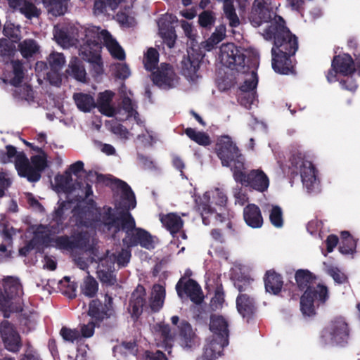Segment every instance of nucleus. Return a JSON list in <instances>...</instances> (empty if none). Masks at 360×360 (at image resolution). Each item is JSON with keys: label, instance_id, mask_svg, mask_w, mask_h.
Returning a JSON list of instances; mask_svg holds the SVG:
<instances>
[{"label": "nucleus", "instance_id": "obj_34", "mask_svg": "<svg viewBox=\"0 0 360 360\" xmlns=\"http://www.w3.org/2000/svg\"><path fill=\"white\" fill-rule=\"evenodd\" d=\"M73 99L78 109L82 112H88L96 107L94 98L88 94L75 93Z\"/></svg>", "mask_w": 360, "mask_h": 360}, {"label": "nucleus", "instance_id": "obj_36", "mask_svg": "<svg viewBox=\"0 0 360 360\" xmlns=\"http://www.w3.org/2000/svg\"><path fill=\"white\" fill-rule=\"evenodd\" d=\"M21 154H25L23 151L18 152L15 146L6 145L5 150H0V162L2 164H8L13 162L16 168L18 156Z\"/></svg>", "mask_w": 360, "mask_h": 360}, {"label": "nucleus", "instance_id": "obj_48", "mask_svg": "<svg viewBox=\"0 0 360 360\" xmlns=\"http://www.w3.org/2000/svg\"><path fill=\"white\" fill-rule=\"evenodd\" d=\"M226 36V29L224 26L218 27L206 41V47L208 51L214 48L221 42Z\"/></svg>", "mask_w": 360, "mask_h": 360}, {"label": "nucleus", "instance_id": "obj_37", "mask_svg": "<svg viewBox=\"0 0 360 360\" xmlns=\"http://www.w3.org/2000/svg\"><path fill=\"white\" fill-rule=\"evenodd\" d=\"M159 53L156 49L150 47L146 53H144L143 63L146 70L153 72L157 70L159 63Z\"/></svg>", "mask_w": 360, "mask_h": 360}, {"label": "nucleus", "instance_id": "obj_43", "mask_svg": "<svg viewBox=\"0 0 360 360\" xmlns=\"http://www.w3.org/2000/svg\"><path fill=\"white\" fill-rule=\"evenodd\" d=\"M70 202L68 201L63 200L58 202V207L54 210L52 214V221L55 223L56 227L54 225L52 226V229H60L61 230L64 229L63 226L65 217V209H67V205Z\"/></svg>", "mask_w": 360, "mask_h": 360}, {"label": "nucleus", "instance_id": "obj_11", "mask_svg": "<svg viewBox=\"0 0 360 360\" xmlns=\"http://www.w3.org/2000/svg\"><path fill=\"white\" fill-rule=\"evenodd\" d=\"M271 6V0H255L250 13L249 20L251 24L257 27L264 22L278 21L280 15L274 12Z\"/></svg>", "mask_w": 360, "mask_h": 360}, {"label": "nucleus", "instance_id": "obj_35", "mask_svg": "<svg viewBox=\"0 0 360 360\" xmlns=\"http://www.w3.org/2000/svg\"><path fill=\"white\" fill-rule=\"evenodd\" d=\"M72 178L71 172L65 170L64 174H58L55 176V183L56 188L66 193H70L74 190V186L72 184Z\"/></svg>", "mask_w": 360, "mask_h": 360}, {"label": "nucleus", "instance_id": "obj_7", "mask_svg": "<svg viewBox=\"0 0 360 360\" xmlns=\"http://www.w3.org/2000/svg\"><path fill=\"white\" fill-rule=\"evenodd\" d=\"M328 287L320 283H315L305 290L300 297V310L303 315L312 316L316 314L315 304H325L329 299Z\"/></svg>", "mask_w": 360, "mask_h": 360}, {"label": "nucleus", "instance_id": "obj_45", "mask_svg": "<svg viewBox=\"0 0 360 360\" xmlns=\"http://www.w3.org/2000/svg\"><path fill=\"white\" fill-rule=\"evenodd\" d=\"M19 50L24 58L32 57L36 53L39 47L34 39H26L19 44Z\"/></svg>", "mask_w": 360, "mask_h": 360}, {"label": "nucleus", "instance_id": "obj_23", "mask_svg": "<svg viewBox=\"0 0 360 360\" xmlns=\"http://www.w3.org/2000/svg\"><path fill=\"white\" fill-rule=\"evenodd\" d=\"M236 308L238 313L248 321L257 313V307L254 297L249 294L238 295L236 298Z\"/></svg>", "mask_w": 360, "mask_h": 360}, {"label": "nucleus", "instance_id": "obj_15", "mask_svg": "<svg viewBox=\"0 0 360 360\" xmlns=\"http://www.w3.org/2000/svg\"><path fill=\"white\" fill-rule=\"evenodd\" d=\"M151 79L155 85L165 90L174 88L178 82V77L172 65L165 63H161L160 66L152 72Z\"/></svg>", "mask_w": 360, "mask_h": 360}, {"label": "nucleus", "instance_id": "obj_62", "mask_svg": "<svg viewBox=\"0 0 360 360\" xmlns=\"http://www.w3.org/2000/svg\"><path fill=\"white\" fill-rule=\"evenodd\" d=\"M115 75L118 79H126L130 75L129 66L125 63H117L115 65Z\"/></svg>", "mask_w": 360, "mask_h": 360}, {"label": "nucleus", "instance_id": "obj_28", "mask_svg": "<svg viewBox=\"0 0 360 360\" xmlns=\"http://www.w3.org/2000/svg\"><path fill=\"white\" fill-rule=\"evenodd\" d=\"M107 262L108 261L106 259H101L96 273L102 283L111 286L116 283V278L112 270L113 264L110 262V265L105 266V263Z\"/></svg>", "mask_w": 360, "mask_h": 360}, {"label": "nucleus", "instance_id": "obj_52", "mask_svg": "<svg viewBox=\"0 0 360 360\" xmlns=\"http://www.w3.org/2000/svg\"><path fill=\"white\" fill-rule=\"evenodd\" d=\"M48 62L51 70H61L65 63V58L63 53H52L48 58Z\"/></svg>", "mask_w": 360, "mask_h": 360}, {"label": "nucleus", "instance_id": "obj_14", "mask_svg": "<svg viewBox=\"0 0 360 360\" xmlns=\"http://www.w3.org/2000/svg\"><path fill=\"white\" fill-rule=\"evenodd\" d=\"M0 335L6 350L18 353L22 347V338L16 328L7 320L0 323Z\"/></svg>", "mask_w": 360, "mask_h": 360}, {"label": "nucleus", "instance_id": "obj_59", "mask_svg": "<svg viewBox=\"0 0 360 360\" xmlns=\"http://www.w3.org/2000/svg\"><path fill=\"white\" fill-rule=\"evenodd\" d=\"M356 248V242L354 238H349V239L342 240L340 245L339 250L344 255L352 254Z\"/></svg>", "mask_w": 360, "mask_h": 360}, {"label": "nucleus", "instance_id": "obj_30", "mask_svg": "<svg viewBox=\"0 0 360 360\" xmlns=\"http://www.w3.org/2000/svg\"><path fill=\"white\" fill-rule=\"evenodd\" d=\"M166 291L165 287L160 284H155L150 298V308L153 313L158 312L163 307Z\"/></svg>", "mask_w": 360, "mask_h": 360}, {"label": "nucleus", "instance_id": "obj_50", "mask_svg": "<svg viewBox=\"0 0 360 360\" xmlns=\"http://www.w3.org/2000/svg\"><path fill=\"white\" fill-rule=\"evenodd\" d=\"M122 0H95L94 9L96 13H103L107 7L115 10Z\"/></svg>", "mask_w": 360, "mask_h": 360}, {"label": "nucleus", "instance_id": "obj_8", "mask_svg": "<svg viewBox=\"0 0 360 360\" xmlns=\"http://www.w3.org/2000/svg\"><path fill=\"white\" fill-rule=\"evenodd\" d=\"M85 37L91 43L100 41V46L103 44L108 49L112 58L123 60L125 59V53L119 43L112 38L110 33L106 30H100L98 27H89L85 30Z\"/></svg>", "mask_w": 360, "mask_h": 360}, {"label": "nucleus", "instance_id": "obj_58", "mask_svg": "<svg viewBox=\"0 0 360 360\" xmlns=\"http://www.w3.org/2000/svg\"><path fill=\"white\" fill-rule=\"evenodd\" d=\"M161 36L164 43L172 49L174 46L177 36L173 27L168 28L161 32Z\"/></svg>", "mask_w": 360, "mask_h": 360}, {"label": "nucleus", "instance_id": "obj_18", "mask_svg": "<svg viewBox=\"0 0 360 360\" xmlns=\"http://www.w3.org/2000/svg\"><path fill=\"white\" fill-rule=\"evenodd\" d=\"M184 278H181L176 285V290L179 296L185 293L195 304H199L203 300V295L200 285L193 279H188L184 282Z\"/></svg>", "mask_w": 360, "mask_h": 360}, {"label": "nucleus", "instance_id": "obj_3", "mask_svg": "<svg viewBox=\"0 0 360 360\" xmlns=\"http://www.w3.org/2000/svg\"><path fill=\"white\" fill-rule=\"evenodd\" d=\"M210 330L212 333L211 340L198 360H214L221 355L224 348L229 345V324L222 316L212 314L210 316Z\"/></svg>", "mask_w": 360, "mask_h": 360}, {"label": "nucleus", "instance_id": "obj_6", "mask_svg": "<svg viewBox=\"0 0 360 360\" xmlns=\"http://www.w3.org/2000/svg\"><path fill=\"white\" fill-rule=\"evenodd\" d=\"M351 329L342 316L333 318L322 330L321 338L325 344L345 347L350 339Z\"/></svg>", "mask_w": 360, "mask_h": 360}, {"label": "nucleus", "instance_id": "obj_64", "mask_svg": "<svg viewBox=\"0 0 360 360\" xmlns=\"http://www.w3.org/2000/svg\"><path fill=\"white\" fill-rule=\"evenodd\" d=\"M213 202L221 207L226 205L228 198L226 195L219 188H217L212 195Z\"/></svg>", "mask_w": 360, "mask_h": 360}, {"label": "nucleus", "instance_id": "obj_49", "mask_svg": "<svg viewBox=\"0 0 360 360\" xmlns=\"http://www.w3.org/2000/svg\"><path fill=\"white\" fill-rule=\"evenodd\" d=\"M18 9L30 20L33 18H37L41 14L40 10L33 3L27 0Z\"/></svg>", "mask_w": 360, "mask_h": 360}, {"label": "nucleus", "instance_id": "obj_53", "mask_svg": "<svg viewBox=\"0 0 360 360\" xmlns=\"http://www.w3.org/2000/svg\"><path fill=\"white\" fill-rule=\"evenodd\" d=\"M215 20L214 13L211 11H204L198 16V24L203 28L210 29Z\"/></svg>", "mask_w": 360, "mask_h": 360}, {"label": "nucleus", "instance_id": "obj_33", "mask_svg": "<svg viewBox=\"0 0 360 360\" xmlns=\"http://www.w3.org/2000/svg\"><path fill=\"white\" fill-rule=\"evenodd\" d=\"M160 221L172 234L179 232L184 225V221L176 213H169L163 215L161 217Z\"/></svg>", "mask_w": 360, "mask_h": 360}, {"label": "nucleus", "instance_id": "obj_13", "mask_svg": "<svg viewBox=\"0 0 360 360\" xmlns=\"http://www.w3.org/2000/svg\"><path fill=\"white\" fill-rule=\"evenodd\" d=\"M99 40L96 43H91L86 39L85 43L81 47V56L82 58L88 61L91 67V71L96 76L103 74V65L101 58V46Z\"/></svg>", "mask_w": 360, "mask_h": 360}, {"label": "nucleus", "instance_id": "obj_9", "mask_svg": "<svg viewBox=\"0 0 360 360\" xmlns=\"http://www.w3.org/2000/svg\"><path fill=\"white\" fill-rule=\"evenodd\" d=\"M290 161L292 174H300L303 184L309 191L312 190L316 181V169L312 162L306 160L304 155L300 152L293 153Z\"/></svg>", "mask_w": 360, "mask_h": 360}, {"label": "nucleus", "instance_id": "obj_51", "mask_svg": "<svg viewBox=\"0 0 360 360\" xmlns=\"http://www.w3.org/2000/svg\"><path fill=\"white\" fill-rule=\"evenodd\" d=\"M71 240L73 250H83L87 246L89 242V238L87 233L82 231L72 235Z\"/></svg>", "mask_w": 360, "mask_h": 360}, {"label": "nucleus", "instance_id": "obj_4", "mask_svg": "<svg viewBox=\"0 0 360 360\" xmlns=\"http://www.w3.org/2000/svg\"><path fill=\"white\" fill-rule=\"evenodd\" d=\"M219 58L224 66L242 74H246L251 68H255L258 61L255 58H247L245 51L233 43L221 45Z\"/></svg>", "mask_w": 360, "mask_h": 360}, {"label": "nucleus", "instance_id": "obj_41", "mask_svg": "<svg viewBox=\"0 0 360 360\" xmlns=\"http://www.w3.org/2000/svg\"><path fill=\"white\" fill-rule=\"evenodd\" d=\"M49 13L58 16L63 15L67 9L66 4L68 0H42Z\"/></svg>", "mask_w": 360, "mask_h": 360}, {"label": "nucleus", "instance_id": "obj_54", "mask_svg": "<svg viewBox=\"0 0 360 360\" xmlns=\"http://www.w3.org/2000/svg\"><path fill=\"white\" fill-rule=\"evenodd\" d=\"M252 282L253 279L250 278H243L236 281L234 286L239 291V295L249 294L253 290V287L252 285Z\"/></svg>", "mask_w": 360, "mask_h": 360}, {"label": "nucleus", "instance_id": "obj_5", "mask_svg": "<svg viewBox=\"0 0 360 360\" xmlns=\"http://www.w3.org/2000/svg\"><path fill=\"white\" fill-rule=\"evenodd\" d=\"M215 153L224 167H230L234 174L239 169H242L245 164L244 155L236 144L228 135L220 136L215 145Z\"/></svg>", "mask_w": 360, "mask_h": 360}, {"label": "nucleus", "instance_id": "obj_55", "mask_svg": "<svg viewBox=\"0 0 360 360\" xmlns=\"http://www.w3.org/2000/svg\"><path fill=\"white\" fill-rule=\"evenodd\" d=\"M60 335L64 341L72 343L80 338V333L77 329H71L66 326L61 328Z\"/></svg>", "mask_w": 360, "mask_h": 360}, {"label": "nucleus", "instance_id": "obj_27", "mask_svg": "<svg viewBox=\"0 0 360 360\" xmlns=\"http://www.w3.org/2000/svg\"><path fill=\"white\" fill-rule=\"evenodd\" d=\"M115 94L109 90H106L98 94L96 107L98 110L108 117H112L115 115V109L112 106L111 103Z\"/></svg>", "mask_w": 360, "mask_h": 360}, {"label": "nucleus", "instance_id": "obj_47", "mask_svg": "<svg viewBox=\"0 0 360 360\" xmlns=\"http://www.w3.org/2000/svg\"><path fill=\"white\" fill-rule=\"evenodd\" d=\"M269 221L276 228L280 229L283 226V213L281 207L273 205L269 211Z\"/></svg>", "mask_w": 360, "mask_h": 360}, {"label": "nucleus", "instance_id": "obj_46", "mask_svg": "<svg viewBox=\"0 0 360 360\" xmlns=\"http://www.w3.org/2000/svg\"><path fill=\"white\" fill-rule=\"evenodd\" d=\"M38 155H32L30 158V163L34 169L41 175V173L48 167L47 154L43 150L38 153Z\"/></svg>", "mask_w": 360, "mask_h": 360}, {"label": "nucleus", "instance_id": "obj_38", "mask_svg": "<svg viewBox=\"0 0 360 360\" xmlns=\"http://www.w3.org/2000/svg\"><path fill=\"white\" fill-rule=\"evenodd\" d=\"M184 133L191 140L200 146H207L211 144L210 136L204 131H196L195 129L188 127L184 130Z\"/></svg>", "mask_w": 360, "mask_h": 360}, {"label": "nucleus", "instance_id": "obj_20", "mask_svg": "<svg viewBox=\"0 0 360 360\" xmlns=\"http://www.w3.org/2000/svg\"><path fill=\"white\" fill-rule=\"evenodd\" d=\"M11 64L13 77L11 79L10 83L11 85L15 87L19 86L18 89L15 90L13 94L15 96H17V95L19 94L20 98L27 100V97L30 96V95L32 93V90L29 86L24 87L20 86L24 78L23 65L20 60H12Z\"/></svg>", "mask_w": 360, "mask_h": 360}, {"label": "nucleus", "instance_id": "obj_24", "mask_svg": "<svg viewBox=\"0 0 360 360\" xmlns=\"http://www.w3.org/2000/svg\"><path fill=\"white\" fill-rule=\"evenodd\" d=\"M332 67L344 76L352 75L356 70L354 60L349 53L336 55L332 60Z\"/></svg>", "mask_w": 360, "mask_h": 360}, {"label": "nucleus", "instance_id": "obj_2", "mask_svg": "<svg viewBox=\"0 0 360 360\" xmlns=\"http://www.w3.org/2000/svg\"><path fill=\"white\" fill-rule=\"evenodd\" d=\"M266 39H274L271 49L272 68L279 74L288 75L294 70L291 59L298 49L297 37L285 26L282 17L271 22L264 31Z\"/></svg>", "mask_w": 360, "mask_h": 360}, {"label": "nucleus", "instance_id": "obj_17", "mask_svg": "<svg viewBox=\"0 0 360 360\" xmlns=\"http://www.w3.org/2000/svg\"><path fill=\"white\" fill-rule=\"evenodd\" d=\"M202 56L194 51L192 52L188 51L186 56H184L181 61V73L188 79L195 81L199 77L198 74L200 63L202 60Z\"/></svg>", "mask_w": 360, "mask_h": 360}, {"label": "nucleus", "instance_id": "obj_19", "mask_svg": "<svg viewBox=\"0 0 360 360\" xmlns=\"http://www.w3.org/2000/svg\"><path fill=\"white\" fill-rule=\"evenodd\" d=\"M21 290L20 285L17 283H6L3 289H0V311L4 312L5 317H8L13 300L20 296Z\"/></svg>", "mask_w": 360, "mask_h": 360}, {"label": "nucleus", "instance_id": "obj_12", "mask_svg": "<svg viewBox=\"0 0 360 360\" xmlns=\"http://www.w3.org/2000/svg\"><path fill=\"white\" fill-rule=\"evenodd\" d=\"M114 312L113 298L108 293L104 295L103 301L96 298L91 300L89 304L88 315L97 324L110 318Z\"/></svg>", "mask_w": 360, "mask_h": 360}, {"label": "nucleus", "instance_id": "obj_10", "mask_svg": "<svg viewBox=\"0 0 360 360\" xmlns=\"http://www.w3.org/2000/svg\"><path fill=\"white\" fill-rule=\"evenodd\" d=\"M233 179L238 184L245 187H250L259 192L266 191L269 186L267 175L259 169H251L246 172L245 164L233 175Z\"/></svg>", "mask_w": 360, "mask_h": 360}, {"label": "nucleus", "instance_id": "obj_61", "mask_svg": "<svg viewBox=\"0 0 360 360\" xmlns=\"http://www.w3.org/2000/svg\"><path fill=\"white\" fill-rule=\"evenodd\" d=\"M123 110L127 113L128 117L134 116L135 119L139 116V112L134 108L132 100L128 97H124L122 101Z\"/></svg>", "mask_w": 360, "mask_h": 360}, {"label": "nucleus", "instance_id": "obj_39", "mask_svg": "<svg viewBox=\"0 0 360 360\" xmlns=\"http://www.w3.org/2000/svg\"><path fill=\"white\" fill-rule=\"evenodd\" d=\"M15 51V46L9 39H0V60L8 63L13 57Z\"/></svg>", "mask_w": 360, "mask_h": 360}, {"label": "nucleus", "instance_id": "obj_25", "mask_svg": "<svg viewBox=\"0 0 360 360\" xmlns=\"http://www.w3.org/2000/svg\"><path fill=\"white\" fill-rule=\"evenodd\" d=\"M243 219L246 224L252 229L262 227L264 222L260 208L255 204H248L244 207Z\"/></svg>", "mask_w": 360, "mask_h": 360}, {"label": "nucleus", "instance_id": "obj_56", "mask_svg": "<svg viewBox=\"0 0 360 360\" xmlns=\"http://www.w3.org/2000/svg\"><path fill=\"white\" fill-rule=\"evenodd\" d=\"M32 241V243L37 241L45 247H49L52 242L53 243V239L51 237L49 233L38 229L34 232V239Z\"/></svg>", "mask_w": 360, "mask_h": 360}, {"label": "nucleus", "instance_id": "obj_29", "mask_svg": "<svg viewBox=\"0 0 360 360\" xmlns=\"http://www.w3.org/2000/svg\"><path fill=\"white\" fill-rule=\"evenodd\" d=\"M295 279L300 290L304 292L316 282V276L308 269H298Z\"/></svg>", "mask_w": 360, "mask_h": 360}, {"label": "nucleus", "instance_id": "obj_42", "mask_svg": "<svg viewBox=\"0 0 360 360\" xmlns=\"http://www.w3.org/2000/svg\"><path fill=\"white\" fill-rule=\"evenodd\" d=\"M80 288L82 292L85 296L92 298L98 292V283L93 276L89 275L84 279Z\"/></svg>", "mask_w": 360, "mask_h": 360}, {"label": "nucleus", "instance_id": "obj_63", "mask_svg": "<svg viewBox=\"0 0 360 360\" xmlns=\"http://www.w3.org/2000/svg\"><path fill=\"white\" fill-rule=\"evenodd\" d=\"M211 302L212 304L216 307L222 306V304L224 302V292L221 285L217 287L214 295L212 297Z\"/></svg>", "mask_w": 360, "mask_h": 360}, {"label": "nucleus", "instance_id": "obj_16", "mask_svg": "<svg viewBox=\"0 0 360 360\" xmlns=\"http://www.w3.org/2000/svg\"><path fill=\"white\" fill-rule=\"evenodd\" d=\"M178 341L180 346L187 351H192L200 345V338L186 320H181L178 326Z\"/></svg>", "mask_w": 360, "mask_h": 360}, {"label": "nucleus", "instance_id": "obj_57", "mask_svg": "<svg viewBox=\"0 0 360 360\" xmlns=\"http://www.w3.org/2000/svg\"><path fill=\"white\" fill-rule=\"evenodd\" d=\"M54 246L60 250H73L71 237L67 235L53 238Z\"/></svg>", "mask_w": 360, "mask_h": 360}, {"label": "nucleus", "instance_id": "obj_21", "mask_svg": "<svg viewBox=\"0 0 360 360\" xmlns=\"http://www.w3.org/2000/svg\"><path fill=\"white\" fill-rule=\"evenodd\" d=\"M146 290L142 285H139L131 294L128 311L134 322L137 321L143 314V307L146 304Z\"/></svg>", "mask_w": 360, "mask_h": 360}, {"label": "nucleus", "instance_id": "obj_40", "mask_svg": "<svg viewBox=\"0 0 360 360\" xmlns=\"http://www.w3.org/2000/svg\"><path fill=\"white\" fill-rule=\"evenodd\" d=\"M223 11L231 27H236L240 25V20L236 14L233 0H224Z\"/></svg>", "mask_w": 360, "mask_h": 360}, {"label": "nucleus", "instance_id": "obj_31", "mask_svg": "<svg viewBox=\"0 0 360 360\" xmlns=\"http://www.w3.org/2000/svg\"><path fill=\"white\" fill-rule=\"evenodd\" d=\"M66 73L79 82H86V72L85 68L82 61L77 57L71 58Z\"/></svg>", "mask_w": 360, "mask_h": 360}, {"label": "nucleus", "instance_id": "obj_44", "mask_svg": "<svg viewBox=\"0 0 360 360\" xmlns=\"http://www.w3.org/2000/svg\"><path fill=\"white\" fill-rule=\"evenodd\" d=\"M259 65V62L257 61V65L255 68H251L249 72H251L250 78L246 79L243 84H242L239 86V89L242 93H248L250 91H254L257 88L258 84V76L256 72L257 67Z\"/></svg>", "mask_w": 360, "mask_h": 360}, {"label": "nucleus", "instance_id": "obj_60", "mask_svg": "<svg viewBox=\"0 0 360 360\" xmlns=\"http://www.w3.org/2000/svg\"><path fill=\"white\" fill-rule=\"evenodd\" d=\"M233 194L235 198V203L236 205L238 204L243 206L248 201V196L245 192L243 191L241 186H237L233 188Z\"/></svg>", "mask_w": 360, "mask_h": 360}, {"label": "nucleus", "instance_id": "obj_22", "mask_svg": "<svg viewBox=\"0 0 360 360\" xmlns=\"http://www.w3.org/2000/svg\"><path fill=\"white\" fill-rule=\"evenodd\" d=\"M15 169L20 176L26 178L30 182H37L41 177V174L30 163L25 154H21L18 156Z\"/></svg>", "mask_w": 360, "mask_h": 360}, {"label": "nucleus", "instance_id": "obj_1", "mask_svg": "<svg viewBox=\"0 0 360 360\" xmlns=\"http://www.w3.org/2000/svg\"><path fill=\"white\" fill-rule=\"evenodd\" d=\"M112 183L122 191L121 201L112 208L108 205L97 209L98 221L115 240L120 231L125 233L123 245L128 248L140 245L146 250L155 248L157 238L144 229L136 227L134 217L130 212L136 201L131 188L124 181L115 178Z\"/></svg>", "mask_w": 360, "mask_h": 360}, {"label": "nucleus", "instance_id": "obj_32", "mask_svg": "<svg viewBox=\"0 0 360 360\" xmlns=\"http://www.w3.org/2000/svg\"><path fill=\"white\" fill-rule=\"evenodd\" d=\"M210 197L207 193H205L202 197H198L195 199L197 210L200 212L202 223L205 225L210 224L207 216L214 214V209L210 205Z\"/></svg>", "mask_w": 360, "mask_h": 360}, {"label": "nucleus", "instance_id": "obj_26", "mask_svg": "<svg viewBox=\"0 0 360 360\" xmlns=\"http://www.w3.org/2000/svg\"><path fill=\"white\" fill-rule=\"evenodd\" d=\"M264 282L267 292L277 295L281 292L283 286V277L274 270H269L266 272Z\"/></svg>", "mask_w": 360, "mask_h": 360}]
</instances>
